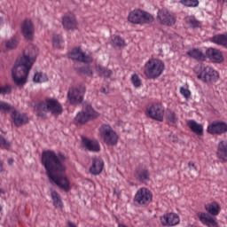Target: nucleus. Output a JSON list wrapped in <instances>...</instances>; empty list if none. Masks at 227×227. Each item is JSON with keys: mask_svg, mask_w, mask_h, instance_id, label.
I'll return each instance as SVG.
<instances>
[{"mask_svg": "<svg viewBox=\"0 0 227 227\" xmlns=\"http://www.w3.org/2000/svg\"><path fill=\"white\" fill-rule=\"evenodd\" d=\"M82 106L85 109V113L88 114L91 118H98L100 115L97 111L93 110V106L88 101H82Z\"/></svg>", "mask_w": 227, "mask_h": 227, "instance_id": "26", "label": "nucleus"}, {"mask_svg": "<svg viewBox=\"0 0 227 227\" xmlns=\"http://www.w3.org/2000/svg\"><path fill=\"white\" fill-rule=\"evenodd\" d=\"M4 169L3 168V161L0 160V173H3Z\"/></svg>", "mask_w": 227, "mask_h": 227, "instance_id": "50", "label": "nucleus"}, {"mask_svg": "<svg viewBox=\"0 0 227 227\" xmlns=\"http://www.w3.org/2000/svg\"><path fill=\"white\" fill-rule=\"evenodd\" d=\"M111 45L113 47H125V40L120 35H114L111 41Z\"/></svg>", "mask_w": 227, "mask_h": 227, "instance_id": "34", "label": "nucleus"}, {"mask_svg": "<svg viewBox=\"0 0 227 227\" xmlns=\"http://www.w3.org/2000/svg\"><path fill=\"white\" fill-rule=\"evenodd\" d=\"M213 43L227 47V34L216 35L212 37Z\"/></svg>", "mask_w": 227, "mask_h": 227, "instance_id": "27", "label": "nucleus"}, {"mask_svg": "<svg viewBox=\"0 0 227 227\" xmlns=\"http://www.w3.org/2000/svg\"><path fill=\"white\" fill-rule=\"evenodd\" d=\"M143 17V11L142 10H134L132 11L129 17V22L132 24H141V18Z\"/></svg>", "mask_w": 227, "mask_h": 227, "instance_id": "22", "label": "nucleus"}, {"mask_svg": "<svg viewBox=\"0 0 227 227\" xmlns=\"http://www.w3.org/2000/svg\"><path fill=\"white\" fill-rule=\"evenodd\" d=\"M12 146V142L6 140L3 135H0V148H4V150H9Z\"/></svg>", "mask_w": 227, "mask_h": 227, "instance_id": "39", "label": "nucleus"}, {"mask_svg": "<svg viewBox=\"0 0 227 227\" xmlns=\"http://www.w3.org/2000/svg\"><path fill=\"white\" fill-rule=\"evenodd\" d=\"M1 210H3V207L0 206V212H1Z\"/></svg>", "mask_w": 227, "mask_h": 227, "instance_id": "57", "label": "nucleus"}, {"mask_svg": "<svg viewBox=\"0 0 227 227\" xmlns=\"http://www.w3.org/2000/svg\"><path fill=\"white\" fill-rule=\"evenodd\" d=\"M62 26L67 31H74L77 29V20L74 14L65 15L62 19Z\"/></svg>", "mask_w": 227, "mask_h": 227, "instance_id": "17", "label": "nucleus"}, {"mask_svg": "<svg viewBox=\"0 0 227 227\" xmlns=\"http://www.w3.org/2000/svg\"><path fill=\"white\" fill-rule=\"evenodd\" d=\"M179 3L187 8H196L200 5L199 0H180Z\"/></svg>", "mask_w": 227, "mask_h": 227, "instance_id": "36", "label": "nucleus"}, {"mask_svg": "<svg viewBox=\"0 0 227 227\" xmlns=\"http://www.w3.org/2000/svg\"><path fill=\"white\" fill-rule=\"evenodd\" d=\"M153 200V194L148 188H140L134 197V203L138 207H148Z\"/></svg>", "mask_w": 227, "mask_h": 227, "instance_id": "5", "label": "nucleus"}, {"mask_svg": "<svg viewBox=\"0 0 227 227\" xmlns=\"http://www.w3.org/2000/svg\"><path fill=\"white\" fill-rule=\"evenodd\" d=\"M96 72L99 77H104L105 79H109L113 75V70L102 66H96Z\"/></svg>", "mask_w": 227, "mask_h": 227, "instance_id": "25", "label": "nucleus"}, {"mask_svg": "<svg viewBox=\"0 0 227 227\" xmlns=\"http://www.w3.org/2000/svg\"><path fill=\"white\" fill-rule=\"evenodd\" d=\"M52 42H53V45L55 47H59V43H61V42H62L61 35H59L58 34H54L52 35Z\"/></svg>", "mask_w": 227, "mask_h": 227, "instance_id": "43", "label": "nucleus"}, {"mask_svg": "<svg viewBox=\"0 0 227 227\" xmlns=\"http://www.w3.org/2000/svg\"><path fill=\"white\" fill-rule=\"evenodd\" d=\"M169 141H171L172 143H177L178 142V137H176L175 135H170L169 136Z\"/></svg>", "mask_w": 227, "mask_h": 227, "instance_id": "47", "label": "nucleus"}, {"mask_svg": "<svg viewBox=\"0 0 227 227\" xmlns=\"http://www.w3.org/2000/svg\"><path fill=\"white\" fill-rule=\"evenodd\" d=\"M154 19L153 16H152V14L142 11V18H141V21L140 24H150L152 22H153Z\"/></svg>", "mask_w": 227, "mask_h": 227, "instance_id": "37", "label": "nucleus"}, {"mask_svg": "<svg viewBox=\"0 0 227 227\" xmlns=\"http://www.w3.org/2000/svg\"><path fill=\"white\" fill-rule=\"evenodd\" d=\"M91 115L86 114V112H79L75 117V121L78 123H86V121H89V120H91Z\"/></svg>", "mask_w": 227, "mask_h": 227, "instance_id": "32", "label": "nucleus"}, {"mask_svg": "<svg viewBox=\"0 0 227 227\" xmlns=\"http://www.w3.org/2000/svg\"><path fill=\"white\" fill-rule=\"evenodd\" d=\"M135 178L139 182L150 180V173L148 172V169L137 170L135 172Z\"/></svg>", "mask_w": 227, "mask_h": 227, "instance_id": "29", "label": "nucleus"}, {"mask_svg": "<svg viewBox=\"0 0 227 227\" xmlns=\"http://www.w3.org/2000/svg\"><path fill=\"white\" fill-rule=\"evenodd\" d=\"M20 194H21V196H24V198H27V196H29V193H27V192H25L24 190H20Z\"/></svg>", "mask_w": 227, "mask_h": 227, "instance_id": "48", "label": "nucleus"}, {"mask_svg": "<svg viewBox=\"0 0 227 227\" xmlns=\"http://www.w3.org/2000/svg\"><path fill=\"white\" fill-rule=\"evenodd\" d=\"M114 194H115V196H117V198H120V191H116V190H114Z\"/></svg>", "mask_w": 227, "mask_h": 227, "instance_id": "49", "label": "nucleus"}, {"mask_svg": "<svg viewBox=\"0 0 227 227\" xmlns=\"http://www.w3.org/2000/svg\"><path fill=\"white\" fill-rule=\"evenodd\" d=\"M68 226L69 227H77V225H75L74 223L72 222H68Z\"/></svg>", "mask_w": 227, "mask_h": 227, "instance_id": "51", "label": "nucleus"}, {"mask_svg": "<svg viewBox=\"0 0 227 227\" xmlns=\"http://www.w3.org/2000/svg\"><path fill=\"white\" fill-rule=\"evenodd\" d=\"M100 134L106 145L114 146V145L118 143V135L113 129V128H111V126L103 124L100 128Z\"/></svg>", "mask_w": 227, "mask_h": 227, "instance_id": "7", "label": "nucleus"}, {"mask_svg": "<svg viewBox=\"0 0 227 227\" xmlns=\"http://www.w3.org/2000/svg\"><path fill=\"white\" fill-rule=\"evenodd\" d=\"M47 113H51L54 116H59L63 113L61 104L56 99H46Z\"/></svg>", "mask_w": 227, "mask_h": 227, "instance_id": "14", "label": "nucleus"}, {"mask_svg": "<svg viewBox=\"0 0 227 227\" xmlns=\"http://www.w3.org/2000/svg\"><path fill=\"white\" fill-rule=\"evenodd\" d=\"M8 164H9V166H12V164H13V159H9Z\"/></svg>", "mask_w": 227, "mask_h": 227, "instance_id": "53", "label": "nucleus"}, {"mask_svg": "<svg viewBox=\"0 0 227 227\" xmlns=\"http://www.w3.org/2000/svg\"><path fill=\"white\" fill-rule=\"evenodd\" d=\"M188 127L196 136H203V125L197 123L196 121L191 120L188 121Z\"/></svg>", "mask_w": 227, "mask_h": 227, "instance_id": "24", "label": "nucleus"}, {"mask_svg": "<svg viewBox=\"0 0 227 227\" xmlns=\"http://www.w3.org/2000/svg\"><path fill=\"white\" fill-rule=\"evenodd\" d=\"M0 22H3V18L0 17Z\"/></svg>", "mask_w": 227, "mask_h": 227, "instance_id": "56", "label": "nucleus"}, {"mask_svg": "<svg viewBox=\"0 0 227 227\" xmlns=\"http://www.w3.org/2000/svg\"><path fill=\"white\" fill-rule=\"evenodd\" d=\"M130 185H134V184L130 183Z\"/></svg>", "mask_w": 227, "mask_h": 227, "instance_id": "58", "label": "nucleus"}, {"mask_svg": "<svg viewBox=\"0 0 227 227\" xmlns=\"http://www.w3.org/2000/svg\"><path fill=\"white\" fill-rule=\"evenodd\" d=\"M12 109V106L8 103L0 101V111H10Z\"/></svg>", "mask_w": 227, "mask_h": 227, "instance_id": "46", "label": "nucleus"}, {"mask_svg": "<svg viewBox=\"0 0 227 227\" xmlns=\"http://www.w3.org/2000/svg\"><path fill=\"white\" fill-rule=\"evenodd\" d=\"M34 82H47L49 78L47 74H43V73H35L34 75Z\"/></svg>", "mask_w": 227, "mask_h": 227, "instance_id": "38", "label": "nucleus"}, {"mask_svg": "<svg viewBox=\"0 0 227 227\" xmlns=\"http://www.w3.org/2000/svg\"><path fill=\"white\" fill-rule=\"evenodd\" d=\"M207 131L208 134H216L218 136H221V134H226L227 123L224 121H215L207 126Z\"/></svg>", "mask_w": 227, "mask_h": 227, "instance_id": "10", "label": "nucleus"}, {"mask_svg": "<svg viewBox=\"0 0 227 227\" xmlns=\"http://www.w3.org/2000/svg\"><path fill=\"white\" fill-rule=\"evenodd\" d=\"M10 93H12V87L10 85L0 87V95H10Z\"/></svg>", "mask_w": 227, "mask_h": 227, "instance_id": "44", "label": "nucleus"}, {"mask_svg": "<svg viewBox=\"0 0 227 227\" xmlns=\"http://www.w3.org/2000/svg\"><path fill=\"white\" fill-rule=\"evenodd\" d=\"M131 81L135 88H141V79L137 74H133L131 77Z\"/></svg>", "mask_w": 227, "mask_h": 227, "instance_id": "42", "label": "nucleus"}, {"mask_svg": "<svg viewBox=\"0 0 227 227\" xmlns=\"http://www.w3.org/2000/svg\"><path fill=\"white\" fill-rule=\"evenodd\" d=\"M37 115L42 117L45 116V114L40 111L37 113Z\"/></svg>", "mask_w": 227, "mask_h": 227, "instance_id": "54", "label": "nucleus"}, {"mask_svg": "<svg viewBox=\"0 0 227 227\" xmlns=\"http://www.w3.org/2000/svg\"><path fill=\"white\" fill-rule=\"evenodd\" d=\"M12 118L16 127H22V125L29 123V117H27V114H21L17 110L12 111Z\"/></svg>", "mask_w": 227, "mask_h": 227, "instance_id": "18", "label": "nucleus"}, {"mask_svg": "<svg viewBox=\"0 0 227 227\" xmlns=\"http://www.w3.org/2000/svg\"><path fill=\"white\" fill-rule=\"evenodd\" d=\"M51 199L53 201V207H55V208H63V200H61V196H59L58 192H51Z\"/></svg>", "mask_w": 227, "mask_h": 227, "instance_id": "31", "label": "nucleus"}, {"mask_svg": "<svg viewBox=\"0 0 227 227\" xmlns=\"http://www.w3.org/2000/svg\"><path fill=\"white\" fill-rule=\"evenodd\" d=\"M163 226H176L180 223V217L175 213H168L160 217Z\"/></svg>", "mask_w": 227, "mask_h": 227, "instance_id": "15", "label": "nucleus"}, {"mask_svg": "<svg viewBox=\"0 0 227 227\" xmlns=\"http://www.w3.org/2000/svg\"><path fill=\"white\" fill-rule=\"evenodd\" d=\"M86 94V88L79 86L69 89L67 92V98L72 106H79L84 102V95Z\"/></svg>", "mask_w": 227, "mask_h": 227, "instance_id": "6", "label": "nucleus"}, {"mask_svg": "<svg viewBox=\"0 0 227 227\" xmlns=\"http://www.w3.org/2000/svg\"><path fill=\"white\" fill-rule=\"evenodd\" d=\"M38 58V48L29 45L28 51L24 52L23 56L17 59L12 69V81L17 86H24L27 81L29 71L33 68Z\"/></svg>", "mask_w": 227, "mask_h": 227, "instance_id": "2", "label": "nucleus"}, {"mask_svg": "<svg viewBox=\"0 0 227 227\" xmlns=\"http://www.w3.org/2000/svg\"><path fill=\"white\" fill-rule=\"evenodd\" d=\"M187 54L191 58H194V59H198V61H205V59H207V57L205 56V54H203V52H201L198 49L191 50L187 52Z\"/></svg>", "mask_w": 227, "mask_h": 227, "instance_id": "28", "label": "nucleus"}, {"mask_svg": "<svg viewBox=\"0 0 227 227\" xmlns=\"http://www.w3.org/2000/svg\"><path fill=\"white\" fill-rule=\"evenodd\" d=\"M69 58L74 61H80V63H93V58L84 54V52L81 51L80 48L74 49L69 53Z\"/></svg>", "mask_w": 227, "mask_h": 227, "instance_id": "11", "label": "nucleus"}, {"mask_svg": "<svg viewBox=\"0 0 227 227\" xmlns=\"http://www.w3.org/2000/svg\"><path fill=\"white\" fill-rule=\"evenodd\" d=\"M188 168H194V163L189 162L188 163Z\"/></svg>", "mask_w": 227, "mask_h": 227, "instance_id": "55", "label": "nucleus"}, {"mask_svg": "<svg viewBox=\"0 0 227 227\" xmlns=\"http://www.w3.org/2000/svg\"><path fill=\"white\" fill-rule=\"evenodd\" d=\"M82 145L85 146L86 150L89 152H98L100 150V144L97 141L90 140L86 137H82Z\"/></svg>", "mask_w": 227, "mask_h": 227, "instance_id": "20", "label": "nucleus"}, {"mask_svg": "<svg viewBox=\"0 0 227 227\" xmlns=\"http://www.w3.org/2000/svg\"><path fill=\"white\" fill-rule=\"evenodd\" d=\"M75 70L79 74H83V75H87L88 77H93V69L90 66L76 67Z\"/></svg>", "mask_w": 227, "mask_h": 227, "instance_id": "35", "label": "nucleus"}, {"mask_svg": "<svg viewBox=\"0 0 227 227\" xmlns=\"http://www.w3.org/2000/svg\"><path fill=\"white\" fill-rule=\"evenodd\" d=\"M206 56L210 59L212 63H223L224 61V57H223V52L215 48H208L206 51Z\"/></svg>", "mask_w": 227, "mask_h": 227, "instance_id": "13", "label": "nucleus"}, {"mask_svg": "<svg viewBox=\"0 0 227 227\" xmlns=\"http://www.w3.org/2000/svg\"><path fill=\"white\" fill-rule=\"evenodd\" d=\"M180 93H181V95H183L184 97V98H189L191 97V90H189V89L181 87Z\"/></svg>", "mask_w": 227, "mask_h": 227, "instance_id": "45", "label": "nucleus"}, {"mask_svg": "<svg viewBox=\"0 0 227 227\" xmlns=\"http://www.w3.org/2000/svg\"><path fill=\"white\" fill-rule=\"evenodd\" d=\"M148 116L156 121H164V106L160 103H154L147 108Z\"/></svg>", "mask_w": 227, "mask_h": 227, "instance_id": "9", "label": "nucleus"}, {"mask_svg": "<svg viewBox=\"0 0 227 227\" xmlns=\"http://www.w3.org/2000/svg\"><path fill=\"white\" fill-rule=\"evenodd\" d=\"M185 23L190 27H200V23L194 16H187L185 17Z\"/></svg>", "mask_w": 227, "mask_h": 227, "instance_id": "33", "label": "nucleus"}, {"mask_svg": "<svg viewBox=\"0 0 227 227\" xmlns=\"http://www.w3.org/2000/svg\"><path fill=\"white\" fill-rule=\"evenodd\" d=\"M21 32L26 40H33L35 36V26L30 20H25L21 24Z\"/></svg>", "mask_w": 227, "mask_h": 227, "instance_id": "12", "label": "nucleus"}, {"mask_svg": "<svg viewBox=\"0 0 227 227\" xmlns=\"http://www.w3.org/2000/svg\"><path fill=\"white\" fill-rule=\"evenodd\" d=\"M216 155L218 159L223 160V162H227V142L221 141L218 144V150Z\"/></svg>", "mask_w": 227, "mask_h": 227, "instance_id": "21", "label": "nucleus"}, {"mask_svg": "<svg viewBox=\"0 0 227 227\" xmlns=\"http://www.w3.org/2000/svg\"><path fill=\"white\" fill-rule=\"evenodd\" d=\"M157 20L162 26H175L176 24V17L168 9H160L158 11Z\"/></svg>", "mask_w": 227, "mask_h": 227, "instance_id": "8", "label": "nucleus"}, {"mask_svg": "<svg viewBox=\"0 0 227 227\" xmlns=\"http://www.w3.org/2000/svg\"><path fill=\"white\" fill-rule=\"evenodd\" d=\"M67 160V158L65 154L61 153L57 154L56 152L51 150L43 151L41 156V164L43 166L50 182H53L57 187L68 192L70 181L61 175L67 171V165H65Z\"/></svg>", "mask_w": 227, "mask_h": 227, "instance_id": "1", "label": "nucleus"}, {"mask_svg": "<svg viewBox=\"0 0 227 227\" xmlns=\"http://www.w3.org/2000/svg\"><path fill=\"white\" fill-rule=\"evenodd\" d=\"M104 170V160L98 157L92 158V166L90 168L91 175H100Z\"/></svg>", "mask_w": 227, "mask_h": 227, "instance_id": "19", "label": "nucleus"}, {"mask_svg": "<svg viewBox=\"0 0 227 227\" xmlns=\"http://www.w3.org/2000/svg\"><path fill=\"white\" fill-rule=\"evenodd\" d=\"M35 108L37 109V111H43L44 113H47V101H39L35 105Z\"/></svg>", "mask_w": 227, "mask_h": 227, "instance_id": "40", "label": "nucleus"}, {"mask_svg": "<svg viewBox=\"0 0 227 227\" xmlns=\"http://www.w3.org/2000/svg\"><path fill=\"white\" fill-rule=\"evenodd\" d=\"M197 215L200 223H202V224H205V226H208V227L219 226V224L217 223V220H215V218H214L212 215H210L207 213L198 212Z\"/></svg>", "mask_w": 227, "mask_h": 227, "instance_id": "16", "label": "nucleus"}, {"mask_svg": "<svg viewBox=\"0 0 227 227\" xmlns=\"http://www.w3.org/2000/svg\"><path fill=\"white\" fill-rule=\"evenodd\" d=\"M101 93H104L105 95H107V90H106V88L101 89Z\"/></svg>", "mask_w": 227, "mask_h": 227, "instance_id": "52", "label": "nucleus"}, {"mask_svg": "<svg viewBox=\"0 0 227 227\" xmlns=\"http://www.w3.org/2000/svg\"><path fill=\"white\" fill-rule=\"evenodd\" d=\"M204 208L207 214H210V215H219V213L221 212V207L217 202H212L211 204H206L204 206Z\"/></svg>", "mask_w": 227, "mask_h": 227, "instance_id": "23", "label": "nucleus"}, {"mask_svg": "<svg viewBox=\"0 0 227 227\" xmlns=\"http://www.w3.org/2000/svg\"><path fill=\"white\" fill-rule=\"evenodd\" d=\"M166 120H167V123L168 125H176V123H178V117H176V113L171 111V110H168L166 112Z\"/></svg>", "mask_w": 227, "mask_h": 227, "instance_id": "30", "label": "nucleus"}, {"mask_svg": "<svg viewBox=\"0 0 227 227\" xmlns=\"http://www.w3.org/2000/svg\"><path fill=\"white\" fill-rule=\"evenodd\" d=\"M197 70V78L202 82H206L207 84H212L214 82H217L219 80V73L214 68L208 66H198L196 67Z\"/></svg>", "mask_w": 227, "mask_h": 227, "instance_id": "3", "label": "nucleus"}, {"mask_svg": "<svg viewBox=\"0 0 227 227\" xmlns=\"http://www.w3.org/2000/svg\"><path fill=\"white\" fill-rule=\"evenodd\" d=\"M18 45H19V41H17L15 38H12L6 42L7 49H17Z\"/></svg>", "mask_w": 227, "mask_h": 227, "instance_id": "41", "label": "nucleus"}, {"mask_svg": "<svg viewBox=\"0 0 227 227\" xmlns=\"http://www.w3.org/2000/svg\"><path fill=\"white\" fill-rule=\"evenodd\" d=\"M145 67L144 74L147 79H158L164 72V62L160 59H150Z\"/></svg>", "mask_w": 227, "mask_h": 227, "instance_id": "4", "label": "nucleus"}]
</instances>
